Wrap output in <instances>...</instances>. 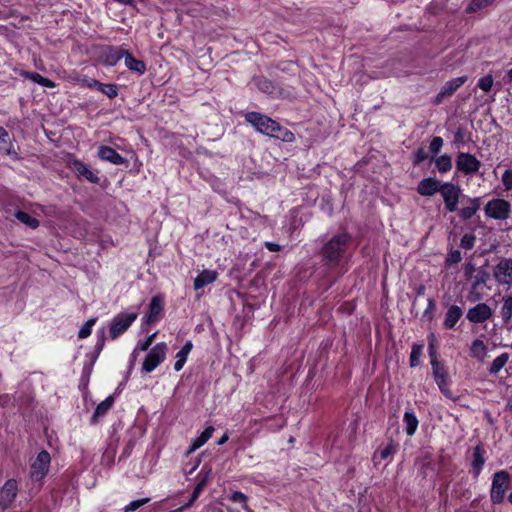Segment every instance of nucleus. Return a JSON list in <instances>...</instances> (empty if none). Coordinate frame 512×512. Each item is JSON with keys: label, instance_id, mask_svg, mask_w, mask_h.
<instances>
[{"label": "nucleus", "instance_id": "f257e3e1", "mask_svg": "<svg viewBox=\"0 0 512 512\" xmlns=\"http://www.w3.org/2000/svg\"><path fill=\"white\" fill-rule=\"evenodd\" d=\"M352 242V236L349 233H338L331 237L318 251L322 266L320 274L326 290L332 287L341 277L342 273L338 271L344 260L349 246Z\"/></svg>", "mask_w": 512, "mask_h": 512}, {"label": "nucleus", "instance_id": "f03ea898", "mask_svg": "<svg viewBox=\"0 0 512 512\" xmlns=\"http://www.w3.org/2000/svg\"><path fill=\"white\" fill-rule=\"evenodd\" d=\"M244 118L258 133L288 143L295 140L293 132L263 113L250 111L245 113Z\"/></svg>", "mask_w": 512, "mask_h": 512}, {"label": "nucleus", "instance_id": "7ed1b4c3", "mask_svg": "<svg viewBox=\"0 0 512 512\" xmlns=\"http://www.w3.org/2000/svg\"><path fill=\"white\" fill-rule=\"evenodd\" d=\"M51 464V456L47 450H41L30 464L29 477L32 482L43 484L48 475Z\"/></svg>", "mask_w": 512, "mask_h": 512}, {"label": "nucleus", "instance_id": "20e7f679", "mask_svg": "<svg viewBox=\"0 0 512 512\" xmlns=\"http://www.w3.org/2000/svg\"><path fill=\"white\" fill-rule=\"evenodd\" d=\"M509 484L510 474L507 471L501 470L494 473L490 490V498L494 504L503 502Z\"/></svg>", "mask_w": 512, "mask_h": 512}, {"label": "nucleus", "instance_id": "39448f33", "mask_svg": "<svg viewBox=\"0 0 512 512\" xmlns=\"http://www.w3.org/2000/svg\"><path fill=\"white\" fill-rule=\"evenodd\" d=\"M168 352V346L165 342H159L154 345L142 364V371L146 373L153 372L165 359Z\"/></svg>", "mask_w": 512, "mask_h": 512}, {"label": "nucleus", "instance_id": "423d86ee", "mask_svg": "<svg viewBox=\"0 0 512 512\" xmlns=\"http://www.w3.org/2000/svg\"><path fill=\"white\" fill-rule=\"evenodd\" d=\"M137 317L138 314L135 312H121L114 316L109 327L110 338L112 340L119 338L129 329V327L135 322Z\"/></svg>", "mask_w": 512, "mask_h": 512}, {"label": "nucleus", "instance_id": "0eeeda50", "mask_svg": "<svg viewBox=\"0 0 512 512\" xmlns=\"http://www.w3.org/2000/svg\"><path fill=\"white\" fill-rule=\"evenodd\" d=\"M490 279L489 273L484 268H479L472 278L471 287L467 294V300L471 303L481 301L485 296L484 286H486Z\"/></svg>", "mask_w": 512, "mask_h": 512}, {"label": "nucleus", "instance_id": "6e6552de", "mask_svg": "<svg viewBox=\"0 0 512 512\" xmlns=\"http://www.w3.org/2000/svg\"><path fill=\"white\" fill-rule=\"evenodd\" d=\"M462 190L460 186L451 182H444L440 189V194L443 198L445 209L448 212H455L458 210V203Z\"/></svg>", "mask_w": 512, "mask_h": 512}, {"label": "nucleus", "instance_id": "1a4fd4ad", "mask_svg": "<svg viewBox=\"0 0 512 512\" xmlns=\"http://www.w3.org/2000/svg\"><path fill=\"white\" fill-rule=\"evenodd\" d=\"M19 492V486L16 479L11 478L5 481L0 488V512L9 509L15 502Z\"/></svg>", "mask_w": 512, "mask_h": 512}, {"label": "nucleus", "instance_id": "9d476101", "mask_svg": "<svg viewBox=\"0 0 512 512\" xmlns=\"http://www.w3.org/2000/svg\"><path fill=\"white\" fill-rule=\"evenodd\" d=\"M69 169H71L79 180H86L92 184H100V177L98 171H93L87 164L82 160L74 158L68 163Z\"/></svg>", "mask_w": 512, "mask_h": 512}, {"label": "nucleus", "instance_id": "9b49d317", "mask_svg": "<svg viewBox=\"0 0 512 512\" xmlns=\"http://www.w3.org/2000/svg\"><path fill=\"white\" fill-rule=\"evenodd\" d=\"M432 373L434 380L440 389V391L447 397H451L450 378L448 375L447 368L441 364L436 358L431 360Z\"/></svg>", "mask_w": 512, "mask_h": 512}, {"label": "nucleus", "instance_id": "f8f14e48", "mask_svg": "<svg viewBox=\"0 0 512 512\" xmlns=\"http://www.w3.org/2000/svg\"><path fill=\"white\" fill-rule=\"evenodd\" d=\"M126 48L121 46L105 45L101 48L100 61L106 67H113L125 56Z\"/></svg>", "mask_w": 512, "mask_h": 512}, {"label": "nucleus", "instance_id": "ddd939ff", "mask_svg": "<svg viewBox=\"0 0 512 512\" xmlns=\"http://www.w3.org/2000/svg\"><path fill=\"white\" fill-rule=\"evenodd\" d=\"M477 304L468 309L466 318L470 323L481 324L493 316V309L485 302H476Z\"/></svg>", "mask_w": 512, "mask_h": 512}, {"label": "nucleus", "instance_id": "4468645a", "mask_svg": "<svg viewBox=\"0 0 512 512\" xmlns=\"http://www.w3.org/2000/svg\"><path fill=\"white\" fill-rule=\"evenodd\" d=\"M481 162L472 154L460 152L456 158V168L458 171L471 175L479 171Z\"/></svg>", "mask_w": 512, "mask_h": 512}, {"label": "nucleus", "instance_id": "2eb2a0df", "mask_svg": "<svg viewBox=\"0 0 512 512\" xmlns=\"http://www.w3.org/2000/svg\"><path fill=\"white\" fill-rule=\"evenodd\" d=\"M165 305V298L162 294L154 295L149 303V309L146 316L143 317V322L146 324H153L157 322L163 315Z\"/></svg>", "mask_w": 512, "mask_h": 512}, {"label": "nucleus", "instance_id": "dca6fc26", "mask_svg": "<svg viewBox=\"0 0 512 512\" xmlns=\"http://www.w3.org/2000/svg\"><path fill=\"white\" fill-rule=\"evenodd\" d=\"M493 276L499 285L512 286V260L502 259L494 267Z\"/></svg>", "mask_w": 512, "mask_h": 512}, {"label": "nucleus", "instance_id": "f3484780", "mask_svg": "<svg viewBox=\"0 0 512 512\" xmlns=\"http://www.w3.org/2000/svg\"><path fill=\"white\" fill-rule=\"evenodd\" d=\"M510 211V204L503 199H493L488 202L485 207L486 214L494 219L508 218Z\"/></svg>", "mask_w": 512, "mask_h": 512}, {"label": "nucleus", "instance_id": "a211bd4d", "mask_svg": "<svg viewBox=\"0 0 512 512\" xmlns=\"http://www.w3.org/2000/svg\"><path fill=\"white\" fill-rule=\"evenodd\" d=\"M97 154L101 160L110 162L114 165H122L127 162V160L114 148L107 145L99 146Z\"/></svg>", "mask_w": 512, "mask_h": 512}, {"label": "nucleus", "instance_id": "6ab92c4d", "mask_svg": "<svg viewBox=\"0 0 512 512\" xmlns=\"http://www.w3.org/2000/svg\"><path fill=\"white\" fill-rule=\"evenodd\" d=\"M442 184L436 178H424L418 183L417 192L422 196H433L440 192Z\"/></svg>", "mask_w": 512, "mask_h": 512}, {"label": "nucleus", "instance_id": "aec40b11", "mask_svg": "<svg viewBox=\"0 0 512 512\" xmlns=\"http://www.w3.org/2000/svg\"><path fill=\"white\" fill-rule=\"evenodd\" d=\"M14 71L19 76H21L25 79H29L32 82L37 83L43 87L51 89V88H55L57 86V84L53 80L43 77L41 74H39L37 72H30V71H26L23 69H14Z\"/></svg>", "mask_w": 512, "mask_h": 512}, {"label": "nucleus", "instance_id": "412c9836", "mask_svg": "<svg viewBox=\"0 0 512 512\" xmlns=\"http://www.w3.org/2000/svg\"><path fill=\"white\" fill-rule=\"evenodd\" d=\"M254 84L260 92L272 97H278L281 94L277 85L264 76L255 77Z\"/></svg>", "mask_w": 512, "mask_h": 512}, {"label": "nucleus", "instance_id": "4be33fe9", "mask_svg": "<svg viewBox=\"0 0 512 512\" xmlns=\"http://www.w3.org/2000/svg\"><path fill=\"white\" fill-rule=\"evenodd\" d=\"M485 450L482 445H477L473 449V460L471 462V473L477 479L485 464Z\"/></svg>", "mask_w": 512, "mask_h": 512}, {"label": "nucleus", "instance_id": "5701e85b", "mask_svg": "<svg viewBox=\"0 0 512 512\" xmlns=\"http://www.w3.org/2000/svg\"><path fill=\"white\" fill-rule=\"evenodd\" d=\"M123 58H124L125 66L131 72H134V73L138 74L139 76L143 75L146 72L147 67H146L145 62L142 60L136 59L128 49H126V54Z\"/></svg>", "mask_w": 512, "mask_h": 512}, {"label": "nucleus", "instance_id": "b1692460", "mask_svg": "<svg viewBox=\"0 0 512 512\" xmlns=\"http://www.w3.org/2000/svg\"><path fill=\"white\" fill-rule=\"evenodd\" d=\"M114 402L115 398L113 395H109L102 402H100L95 408V411L90 419V424H97L99 422V418L107 414V412L112 408Z\"/></svg>", "mask_w": 512, "mask_h": 512}, {"label": "nucleus", "instance_id": "393cba45", "mask_svg": "<svg viewBox=\"0 0 512 512\" xmlns=\"http://www.w3.org/2000/svg\"><path fill=\"white\" fill-rule=\"evenodd\" d=\"M218 278V273L215 270L204 269L194 279V289L199 290L205 286L212 284Z\"/></svg>", "mask_w": 512, "mask_h": 512}, {"label": "nucleus", "instance_id": "a878e982", "mask_svg": "<svg viewBox=\"0 0 512 512\" xmlns=\"http://www.w3.org/2000/svg\"><path fill=\"white\" fill-rule=\"evenodd\" d=\"M463 315V310L457 305H451L445 315L444 327L453 329Z\"/></svg>", "mask_w": 512, "mask_h": 512}, {"label": "nucleus", "instance_id": "bb28decb", "mask_svg": "<svg viewBox=\"0 0 512 512\" xmlns=\"http://www.w3.org/2000/svg\"><path fill=\"white\" fill-rule=\"evenodd\" d=\"M192 349H193V343H192V341L189 340L183 345V347L180 349V351L176 354V361L174 363L175 371L178 372L184 367Z\"/></svg>", "mask_w": 512, "mask_h": 512}, {"label": "nucleus", "instance_id": "cd10ccee", "mask_svg": "<svg viewBox=\"0 0 512 512\" xmlns=\"http://www.w3.org/2000/svg\"><path fill=\"white\" fill-rule=\"evenodd\" d=\"M213 432L214 427L207 426L198 437L192 440L188 452H193L202 447L212 437Z\"/></svg>", "mask_w": 512, "mask_h": 512}, {"label": "nucleus", "instance_id": "c85d7f7f", "mask_svg": "<svg viewBox=\"0 0 512 512\" xmlns=\"http://www.w3.org/2000/svg\"><path fill=\"white\" fill-rule=\"evenodd\" d=\"M479 208H480V199L473 198V199H469L467 206H465L457 211H458V215L461 219L468 220L476 214V212L479 210Z\"/></svg>", "mask_w": 512, "mask_h": 512}, {"label": "nucleus", "instance_id": "c756f323", "mask_svg": "<svg viewBox=\"0 0 512 512\" xmlns=\"http://www.w3.org/2000/svg\"><path fill=\"white\" fill-rule=\"evenodd\" d=\"M487 355V346L481 339H475L470 346V356L483 361Z\"/></svg>", "mask_w": 512, "mask_h": 512}, {"label": "nucleus", "instance_id": "7c9ffc66", "mask_svg": "<svg viewBox=\"0 0 512 512\" xmlns=\"http://www.w3.org/2000/svg\"><path fill=\"white\" fill-rule=\"evenodd\" d=\"M404 430L408 436H413L418 428L419 421L415 414L411 411H406L403 417Z\"/></svg>", "mask_w": 512, "mask_h": 512}, {"label": "nucleus", "instance_id": "2f4dec72", "mask_svg": "<svg viewBox=\"0 0 512 512\" xmlns=\"http://www.w3.org/2000/svg\"><path fill=\"white\" fill-rule=\"evenodd\" d=\"M467 81V76H460L447 81L442 87V95L451 96L459 87Z\"/></svg>", "mask_w": 512, "mask_h": 512}, {"label": "nucleus", "instance_id": "473e14b6", "mask_svg": "<svg viewBox=\"0 0 512 512\" xmlns=\"http://www.w3.org/2000/svg\"><path fill=\"white\" fill-rule=\"evenodd\" d=\"M14 216L18 221L31 229H36L40 226V221L25 211L16 210Z\"/></svg>", "mask_w": 512, "mask_h": 512}, {"label": "nucleus", "instance_id": "72a5a7b5", "mask_svg": "<svg viewBox=\"0 0 512 512\" xmlns=\"http://www.w3.org/2000/svg\"><path fill=\"white\" fill-rule=\"evenodd\" d=\"M500 316L505 324H508L512 320V295H508L503 298Z\"/></svg>", "mask_w": 512, "mask_h": 512}, {"label": "nucleus", "instance_id": "f704fd0d", "mask_svg": "<svg viewBox=\"0 0 512 512\" xmlns=\"http://www.w3.org/2000/svg\"><path fill=\"white\" fill-rule=\"evenodd\" d=\"M435 165L440 173H446L452 168L451 156L444 154L436 158Z\"/></svg>", "mask_w": 512, "mask_h": 512}, {"label": "nucleus", "instance_id": "c9c22d12", "mask_svg": "<svg viewBox=\"0 0 512 512\" xmlns=\"http://www.w3.org/2000/svg\"><path fill=\"white\" fill-rule=\"evenodd\" d=\"M509 357L506 352L496 357L489 368L490 374H497L507 364Z\"/></svg>", "mask_w": 512, "mask_h": 512}, {"label": "nucleus", "instance_id": "e433bc0d", "mask_svg": "<svg viewBox=\"0 0 512 512\" xmlns=\"http://www.w3.org/2000/svg\"><path fill=\"white\" fill-rule=\"evenodd\" d=\"M75 81L80 87L89 88V89H97L98 90L101 86L100 81H98L94 78H90L85 75L77 76L75 78Z\"/></svg>", "mask_w": 512, "mask_h": 512}, {"label": "nucleus", "instance_id": "4c0bfd02", "mask_svg": "<svg viewBox=\"0 0 512 512\" xmlns=\"http://www.w3.org/2000/svg\"><path fill=\"white\" fill-rule=\"evenodd\" d=\"M98 91L106 95L108 98L114 99L118 96L119 88L117 84L101 82V86Z\"/></svg>", "mask_w": 512, "mask_h": 512}, {"label": "nucleus", "instance_id": "58836bf2", "mask_svg": "<svg viewBox=\"0 0 512 512\" xmlns=\"http://www.w3.org/2000/svg\"><path fill=\"white\" fill-rule=\"evenodd\" d=\"M212 476V468L208 465H203L201 470L196 476L197 482L204 487L208 484Z\"/></svg>", "mask_w": 512, "mask_h": 512}, {"label": "nucleus", "instance_id": "ea45409f", "mask_svg": "<svg viewBox=\"0 0 512 512\" xmlns=\"http://www.w3.org/2000/svg\"><path fill=\"white\" fill-rule=\"evenodd\" d=\"M96 322H97V317L88 319L84 323V325L80 328V330L78 332V338L85 339V338L89 337L92 333V327L95 325Z\"/></svg>", "mask_w": 512, "mask_h": 512}, {"label": "nucleus", "instance_id": "a19ab883", "mask_svg": "<svg viewBox=\"0 0 512 512\" xmlns=\"http://www.w3.org/2000/svg\"><path fill=\"white\" fill-rule=\"evenodd\" d=\"M468 140L469 137L467 135L466 129L463 127H458L454 133V143L457 146V148H461L468 142Z\"/></svg>", "mask_w": 512, "mask_h": 512}, {"label": "nucleus", "instance_id": "79ce46f5", "mask_svg": "<svg viewBox=\"0 0 512 512\" xmlns=\"http://www.w3.org/2000/svg\"><path fill=\"white\" fill-rule=\"evenodd\" d=\"M92 366H93V363L85 364L83 367L80 384H79V388L83 391L86 390L88 387V383H89L90 376H91L92 369H93Z\"/></svg>", "mask_w": 512, "mask_h": 512}, {"label": "nucleus", "instance_id": "37998d69", "mask_svg": "<svg viewBox=\"0 0 512 512\" xmlns=\"http://www.w3.org/2000/svg\"><path fill=\"white\" fill-rule=\"evenodd\" d=\"M492 3L493 2L491 0H472L466 7V12L467 13H475V12L489 6Z\"/></svg>", "mask_w": 512, "mask_h": 512}, {"label": "nucleus", "instance_id": "c03bdc74", "mask_svg": "<svg viewBox=\"0 0 512 512\" xmlns=\"http://www.w3.org/2000/svg\"><path fill=\"white\" fill-rule=\"evenodd\" d=\"M96 335H97V341L94 346L95 357H94L93 361L96 360V358L99 356V354L103 350V348L105 346V341H106V335H105L104 329L98 330Z\"/></svg>", "mask_w": 512, "mask_h": 512}, {"label": "nucleus", "instance_id": "a18cd8bd", "mask_svg": "<svg viewBox=\"0 0 512 512\" xmlns=\"http://www.w3.org/2000/svg\"><path fill=\"white\" fill-rule=\"evenodd\" d=\"M149 501L150 498L148 497L131 501L128 505H126L123 508V512H134L143 505L147 504Z\"/></svg>", "mask_w": 512, "mask_h": 512}, {"label": "nucleus", "instance_id": "49530a36", "mask_svg": "<svg viewBox=\"0 0 512 512\" xmlns=\"http://www.w3.org/2000/svg\"><path fill=\"white\" fill-rule=\"evenodd\" d=\"M156 335H157V333L155 332V333L147 336L144 340L138 341L137 346H136L133 354L136 352L137 349H139L140 351H147V350H149L150 346L154 342V339H155Z\"/></svg>", "mask_w": 512, "mask_h": 512}, {"label": "nucleus", "instance_id": "de8ad7c7", "mask_svg": "<svg viewBox=\"0 0 512 512\" xmlns=\"http://www.w3.org/2000/svg\"><path fill=\"white\" fill-rule=\"evenodd\" d=\"M422 353V346H413L410 354V366L416 367L420 363V357Z\"/></svg>", "mask_w": 512, "mask_h": 512}, {"label": "nucleus", "instance_id": "09e8293b", "mask_svg": "<svg viewBox=\"0 0 512 512\" xmlns=\"http://www.w3.org/2000/svg\"><path fill=\"white\" fill-rule=\"evenodd\" d=\"M494 80L491 75H486L478 80L477 86L485 91L489 92L493 86Z\"/></svg>", "mask_w": 512, "mask_h": 512}, {"label": "nucleus", "instance_id": "8fccbe9b", "mask_svg": "<svg viewBox=\"0 0 512 512\" xmlns=\"http://www.w3.org/2000/svg\"><path fill=\"white\" fill-rule=\"evenodd\" d=\"M475 240H476V238H475L474 235H472V234H465L461 238L460 246L463 249L470 250V249L473 248V246L475 244Z\"/></svg>", "mask_w": 512, "mask_h": 512}, {"label": "nucleus", "instance_id": "3c124183", "mask_svg": "<svg viewBox=\"0 0 512 512\" xmlns=\"http://www.w3.org/2000/svg\"><path fill=\"white\" fill-rule=\"evenodd\" d=\"M442 146L443 139L441 137L436 136L431 140L429 149L432 154H437L441 150Z\"/></svg>", "mask_w": 512, "mask_h": 512}, {"label": "nucleus", "instance_id": "603ef678", "mask_svg": "<svg viewBox=\"0 0 512 512\" xmlns=\"http://www.w3.org/2000/svg\"><path fill=\"white\" fill-rule=\"evenodd\" d=\"M384 460V447L381 445L376 449V451L373 454L372 461L375 466H378L381 464V462Z\"/></svg>", "mask_w": 512, "mask_h": 512}, {"label": "nucleus", "instance_id": "864d4df0", "mask_svg": "<svg viewBox=\"0 0 512 512\" xmlns=\"http://www.w3.org/2000/svg\"><path fill=\"white\" fill-rule=\"evenodd\" d=\"M502 183L506 190H512V170H506L502 174Z\"/></svg>", "mask_w": 512, "mask_h": 512}, {"label": "nucleus", "instance_id": "5fc2aeb1", "mask_svg": "<svg viewBox=\"0 0 512 512\" xmlns=\"http://www.w3.org/2000/svg\"><path fill=\"white\" fill-rule=\"evenodd\" d=\"M6 145L7 147L4 149V154L10 156L13 160H17L19 156L14 148L13 140L7 142Z\"/></svg>", "mask_w": 512, "mask_h": 512}, {"label": "nucleus", "instance_id": "6e6d98bb", "mask_svg": "<svg viewBox=\"0 0 512 512\" xmlns=\"http://www.w3.org/2000/svg\"><path fill=\"white\" fill-rule=\"evenodd\" d=\"M478 269L475 268L474 264L468 262L464 265V276L466 279H472L474 277V273L476 274Z\"/></svg>", "mask_w": 512, "mask_h": 512}, {"label": "nucleus", "instance_id": "4d7b16f0", "mask_svg": "<svg viewBox=\"0 0 512 512\" xmlns=\"http://www.w3.org/2000/svg\"><path fill=\"white\" fill-rule=\"evenodd\" d=\"M434 311H435V303L432 299H429L427 307L423 312V317L427 318L428 320H431L433 317Z\"/></svg>", "mask_w": 512, "mask_h": 512}, {"label": "nucleus", "instance_id": "13d9d810", "mask_svg": "<svg viewBox=\"0 0 512 512\" xmlns=\"http://www.w3.org/2000/svg\"><path fill=\"white\" fill-rule=\"evenodd\" d=\"M428 158V154L423 148H419L414 155V161L419 164Z\"/></svg>", "mask_w": 512, "mask_h": 512}, {"label": "nucleus", "instance_id": "bf43d9fd", "mask_svg": "<svg viewBox=\"0 0 512 512\" xmlns=\"http://www.w3.org/2000/svg\"><path fill=\"white\" fill-rule=\"evenodd\" d=\"M461 259H462V256H461L460 251L454 250L448 254L447 262H449L450 264H455V263L460 262Z\"/></svg>", "mask_w": 512, "mask_h": 512}, {"label": "nucleus", "instance_id": "052dcab7", "mask_svg": "<svg viewBox=\"0 0 512 512\" xmlns=\"http://www.w3.org/2000/svg\"><path fill=\"white\" fill-rule=\"evenodd\" d=\"M231 500L233 502L245 504L247 501V496L240 491H236L232 493Z\"/></svg>", "mask_w": 512, "mask_h": 512}, {"label": "nucleus", "instance_id": "680f3d73", "mask_svg": "<svg viewBox=\"0 0 512 512\" xmlns=\"http://www.w3.org/2000/svg\"><path fill=\"white\" fill-rule=\"evenodd\" d=\"M265 248L270 252H279L282 249V247L275 242H265Z\"/></svg>", "mask_w": 512, "mask_h": 512}, {"label": "nucleus", "instance_id": "e2e57ef3", "mask_svg": "<svg viewBox=\"0 0 512 512\" xmlns=\"http://www.w3.org/2000/svg\"><path fill=\"white\" fill-rule=\"evenodd\" d=\"M12 139L10 138V135L8 133V131L0 126V141L4 144H6L7 142L11 141Z\"/></svg>", "mask_w": 512, "mask_h": 512}, {"label": "nucleus", "instance_id": "0e129e2a", "mask_svg": "<svg viewBox=\"0 0 512 512\" xmlns=\"http://www.w3.org/2000/svg\"><path fill=\"white\" fill-rule=\"evenodd\" d=\"M199 496H200L199 494L192 491L191 497H190L189 501L186 503L187 506L191 507L192 504L199 498Z\"/></svg>", "mask_w": 512, "mask_h": 512}, {"label": "nucleus", "instance_id": "69168bd1", "mask_svg": "<svg viewBox=\"0 0 512 512\" xmlns=\"http://www.w3.org/2000/svg\"><path fill=\"white\" fill-rule=\"evenodd\" d=\"M134 443L133 441H130L127 446L124 449L123 455L128 456L130 455L132 449H133Z\"/></svg>", "mask_w": 512, "mask_h": 512}, {"label": "nucleus", "instance_id": "338daca9", "mask_svg": "<svg viewBox=\"0 0 512 512\" xmlns=\"http://www.w3.org/2000/svg\"><path fill=\"white\" fill-rule=\"evenodd\" d=\"M228 439H229L228 434H227V433H224V434L222 435V437L217 441V444H218V445H223V444H225V443L228 441Z\"/></svg>", "mask_w": 512, "mask_h": 512}, {"label": "nucleus", "instance_id": "774afa93", "mask_svg": "<svg viewBox=\"0 0 512 512\" xmlns=\"http://www.w3.org/2000/svg\"><path fill=\"white\" fill-rule=\"evenodd\" d=\"M204 488H205V487H204L203 485H201V484H199V483L197 482V484L195 485V487H194L193 491H194L195 493H197V494L201 495V493L203 492Z\"/></svg>", "mask_w": 512, "mask_h": 512}]
</instances>
